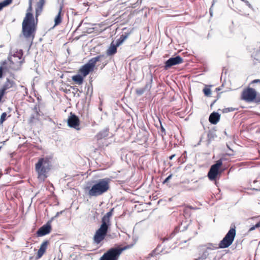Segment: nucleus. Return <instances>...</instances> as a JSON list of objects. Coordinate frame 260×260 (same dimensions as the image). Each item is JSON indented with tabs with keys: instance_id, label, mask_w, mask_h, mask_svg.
<instances>
[{
	"instance_id": "5701e85b",
	"label": "nucleus",
	"mask_w": 260,
	"mask_h": 260,
	"mask_svg": "<svg viewBox=\"0 0 260 260\" xmlns=\"http://www.w3.org/2000/svg\"><path fill=\"white\" fill-rule=\"evenodd\" d=\"M91 25L90 24L83 23V26H84L83 31L87 34H91L93 31L94 28L89 27Z\"/></svg>"
},
{
	"instance_id": "412c9836",
	"label": "nucleus",
	"mask_w": 260,
	"mask_h": 260,
	"mask_svg": "<svg viewBox=\"0 0 260 260\" xmlns=\"http://www.w3.org/2000/svg\"><path fill=\"white\" fill-rule=\"evenodd\" d=\"M62 8H63V6L60 5L59 6V9L58 14H57V16L55 17V19H54L55 25H58L61 22L62 18H61V13Z\"/></svg>"
},
{
	"instance_id": "f704fd0d",
	"label": "nucleus",
	"mask_w": 260,
	"mask_h": 260,
	"mask_svg": "<svg viewBox=\"0 0 260 260\" xmlns=\"http://www.w3.org/2000/svg\"><path fill=\"white\" fill-rule=\"evenodd\" d=\"M34 119H35V116H31L29 120V122L32 123L34 122Z\"/></svg>"
},
{
	"instance_id": "b1692460",
	"label": "nucleus",
	"mask_w": 260,
	"mask_h": 260,
	"mask_svg": "<svg viewBox=\"0 0 260 260\" xmlns=\"http://www.w3.org/2000/svg\"><path fill=\"white\" fill-rule=\"evenodd\" d=\"M109 135V130L108 129H104L100 132L98 135V139H102L107 137Z\"/></svg>"
},
{
	"instance_id": "7ed1b4c3",
	"label": "nucleus",
	"mask_w": 260,
	"mask_h": 260,
	"mask_svg": "<svg viewBox=\"0 0 260 260\" xmlns=\"http://www.w3.org/2000/svg\"><path fill=\"white\" fill-rule=\"evenodd\" d=\"M36 24L33 15L27 13L22 22V33L25 38L32 40L36 32Z\"/></svg>"
},
{
	"instance_id": "dca6fc26",
	"label": "nucleus",
	"mask_w": 260,
	"mask_h": 260,
	"mask_svg": "<svg viewBox=\"0 0 260 260\" xmlns=\"http://www.w3.org/2000/svg\"><path fill=\"white\" fill-rule=\"evenodd\" d=\"M51 226L50 224L48 222L46 224L41 226L37 231V234L38 237L43 236L48 234L51 232Z\"/></svg>"
},
{
	"instance_id": "aec40b11",
	"label": "nucleus",
	"mask_w": 260,
	"mask_h": 260,
	"mask_svg": "<svg viewBox=\"0 0 260 260\" xmlns=\"http://www.w3.org/2000/svg\"><path fill=\"white\" fill-rule=\"evenodd\" d=\"M45 3V0H40L37 4L36 8V18L41 14L42 11L43 6Z\"/></svg>"
},
{
	"instance_id": "37998d69",
	"label": "nucleus",
	"mask_w": 260,
	"mask_h": 260,
	"mask_svg": "<svg viewBox=\"0 0 260 260\" xmlns=\"http://www.w3.org/2000/svg\"><path fill=\"white\" fill-rule=\"evenodd\" d=\"M179 60H180V63H181L182 62V59L181 57H180Z\"/></svg>"
},
{
	"instance_id": "f03ea898",
	"label": "nucleus",
	"mask_w": 260,
	"mask_h": 260,
	"mask_svg": "<svg viewBox=\"0 0 260 260\" xmlns=\"http://www.w3.org/2000/svg\"><path fill=\"white\" fill-rule=\"evenodd\" d=\"M114 208H112L102 218V224L100 228L96 230L93 237L94 242L100 244L105 238L109 226L110 225V218L112 216Z\"/></svg>"
},
{
	"instance_id": "6ab92c4d",
	"label": "nucleus",
	"mask_w": 260,
	"mask_h": 260,
	"mask_svg": "<svg viewBox=\"0 0 260 260\" xmlns=\"http://www.w3.org/2000/svg\"><path fill=\"white\" fill-rule=\"evenodd\" d=\"M220 119V115L218 113L213 112L209 116V120L212 124H216Z\"/></svg>"
},
{
	"instance_id": "a211bd4d",
	"label": "nucleus",
	"mask_w": 260,
	"mask_h": 260,
	"mask_svg": "<svg viewBox=\"0 0 260 260\" xmlns=\"http://www.w3.org/2000/svg\"><path fill=\"white\" fill-rule=\"evenodd\" d=\"M179 63V56L170 58L165 62V69L167 70L172 66Z\"/></svg>"
},
{
	"instance_id": "e433bc0d",
	"label": "nucleus",
	"mask_w": 260,
	"mask_h": 260,
	"mask_svg": "<svg viewBox=\"0 0 260 260\" xmlns=\"http://www.w3.org/2000/svg\"><path fill=\"white\" fill-rule=\"evenodd\" d=\"M3 68L2 67H0V78H2L3 77Z\"/></svg>"
},
{
	"instance_id": "0eeeda50",
	"label": "nucleus",
	"mask_w": 260,
	"mask_h": 260,
	"mask_svg": "<svg viewBox=\"0 0 260 260\" xmlns=\"http://www.w3.org/2000/svg\"><path fill=\"white\" fill-rule=\"evenodd\" d=\"M104 55H99L90 59L87 63L81 67L79 73L84 77L86 76L90 72L93 71L95 64L98 61H102Z\"/></svg>"
},
{
	"instance_id": "c85d7f7f",
	"label": "nucleus",
	"mask_w": 260,
	"mask_h": 260,
	"mask_svg": "<svg viewBox=\"0 0 260 260\" xmlns=\"http://www.w3.org/2000/svg\"><path fill=\"white\" fill-rule=\"evenodd\" d=\"M145 91V88H139L136 89V93L138 95H142L144 93V91Z\"/></svg>"
},
{
	"instance_id": "9d476101",
	"label": "nucleus",
	"mask_w": 260,
	"mask_h": 260,
	"mask_svg": "<svg viewBox=\"0 0 260 260\" xmlns=\"http://www.w3.org/2000/svg\"><path fill=\"white\" fill-rule=\"evenodd\" d=\"M235 227L231 228L225 237L220 242L219 247L220 248H225L229 247L233 242L236 236Z\"/></svg>"
},
{
	"instance_id": "72a5a7b5",
	"label": "nucleus",
	"mask_w": 260,
	"mask_h": 260,
	"mask_svg": "<svg viewBox=\"0 0 260 260\" xmlns=\"http://www.w3.org/2000/svg\"><path fill=\"white\" fill-rule=\"evenodd\" d=\"M32 10V0H29V7L28 11H31Z\"/></svg>"
},
{
	"instance_id": "ea45409f",
	"label": "nucleus",
	"mask_w": 260,
	"mask_h": 260,
	"mask_svg": "<svg viewBox=\"0 0 260 260\" xmlns=\"http://www.w3.org/2000/svg\"><path fill=\"white\" fill-rule=\"evenodd\" d=\"M82 23H83V21H81L80 24H79L78 26V28H79L80 26H81V25H82Z\"/></svg>"
},
{
	"instance_id": "a878e982",
	"label": "nucleus",
	"mask_w": 260,
	"mask_h": 260,
	"mask_svg": "<svg viewBox=\"0 0 260 260\" xmlns=\"http://www.w3.org/2000/svg\"><path fill=\"white\" fill-rule=\"evenodd\" d=\"M12 2V0H4L0 3V11L5 7L9 5Z\"/></svg>"
},
{
	"instance_id": "7c9ffc66",
	"label": "nucleus",
	"mask_w": 260,
	"mask_h": 260,
	"mask_svg": "<svg viewBox=\"0 0 260 260\" xmlns=\"http://www.w3.org/2000/svg\"><path fill=\"white\" fill-rule=\"evenodd\" d=\"M117 50H107V54L108 55H112L116 53Z\"/></svg>"
},
{
	"instance_id": "58836bf2",
	"label": "nucleus",
	"mask_w": 260,
	"mask_h": 260,
	"mask_svg": "<svg viewBox=\"0 0 260 260\" xmlns=\"http://www.w3.org/2000/svg\"><path fill=\"white\" fill-rule=\"evenodd\" d=\"M175 156V154L172 155L169 157L170 159H172L174 156Z\"/></svg>"
},
{
	"instance_id": "c756f323",
	"label": "nucleus",
	"mask_w": 260,
	"mask_h": 260,
	"mask_svg": "<svg viewBox=\"0 0 260 260\" xmlns=\"http://www.w3.org/2000/svg\"><path fill=\"white\" fill-rule=\"evenodd\" d=\"M235 110V108H224L222 110V112L223 113H228V112H232V111H234Z\"/></svg>"
},
{
	"instance_id": "f257e3e1",
	"label": "nucleus",
	"mask_w": 260,
	"mask_h": 260,
	"mask_svg": "<svg viewBox=\"0 0 260 260\" xmlns=\"http://www.w3.org/2000/svg\"><path fill=\"white\" fill-rule=\"evenodd\" d=\"M52 168L51 157L45 156L39 158L35 164V170L37 173L38 179L44 182L48 176V173Z\"/></svg>"
},
{
	"instance_id": "9b49d317",
	"label": "nucleus",
	"mask_w": 260,
	"mask_h": 260,
	"mask_svg": "<svg viewBox=\"0 0 260 260\" xmlns=\"http://www.w3.org/2000/svg\"><path fill=\"white\" fill-rule=\"evenodd\" d=\"M235 227L231 228L225 237L220 242L219 247L220 248H225L229 247L233 242L236 236Z\"/></svg>"
},
{
	"instance_id": "1a4fd4ad",
	"label": "nucleus",
	"mask_w": 260,
	"mask_h": 260,
	"mask_svg": "<svg viewBox=\"0 0 260 260\" xmlns=\"http://www.w3.org/2000/svg\"><path fill=\"white\" fill-rule=\"evenodd\" d=\"M235 227L231 228L225 237L220 242L219 247L220 248H225L229 247L233 242L236 236Z\"/></svg>"
},
{
	"instance_id": "6e6552de",
	"label": "nucleus",
	"mask_w": 260,
	"mask_h": 260,
	"mask_svg": "<svg viewBox=\"0 0 260 260\" xmlns=\"http://www.w3.org/2000/svg\"><path fill=\"white\" fill-rule=\"evenodd\" d=\"M126 249V247L111 248L101 257L100 260H118L122 252Z\"/></svg>"
},
{
	"instance_id": "423d86ee",
	"label": "nucleus",
	"mask_w": 260,
	"mask_h": 260,
	"mask_svg": "<svg viewBox=\"0 0 260 260\" xmlns=\"http://www.w3.org/2000/svg\"><path fill=\"white\" fill-rule=\"evenodd\" d=\"M241 100L247 102H260V96H257L256 91L250 87L244 88L241 94Z\"/></svg>"
},
{
	"instance_id": "c9c22d12",
	"label": "nucleus",
	"mask_w": 260,
	"mask_h": 260,
	"mask_svg": "<svg viewBox=\"0 0 260 260\" xmlns=\"http://www.w3.org/2000/svg\"><path fill=\"white\" fill-rule=\"evenodd\" d=\"M178 227L176 226L175 229H174V231H173V232L172 233V235H174V234H176L178 233Z\"/></svg>"
},
{
	"instance_id": "c03bdc74",
	"label": "nucleus",
	"mask_w": 260,
	"mask_h": 260,
	"mask_svg": "<svg viewBox=\"0 0 260 260\" xmlns=\"http://www.w3.org/2000/svg\"><path fill=\"white\" fill-rule=\"evenodd\" d=\"M210 15H212V12H211V10H210Z\"/></svg>"
},
{
	"instance_id": "39448f33",
	"label": "nucleus",
	"mask_w": 260,
	"mask_h": 260,
	"mask_svg": "<svg viewBox=\"0 0 260 260\" xmlns=\"http://www.w3.org/2000/svg\"><path fill=\"white\" fill-rule=\"evenodd\" d=\"M8 59L10 61V67L13 70L18 69L24 60L23 57L22 50H17L14 52H11Z\"/></svg>"
},
{
	"instance_id": "473e14b6",
	"label": "nucleus",
	"mask_w": 260,
	"mask_h": 260,
	"mask_svg": "<svg viewBox=\"0 0 260 260\" xmlns=\"http://www.w3.org/2000/svg\"><path fill=\"white\" fill-rule=\"evenodd\" d=\"M260 227V222H258V223H257L254 226L251 227L250 229V230H254L255 228H259Z\"/></svg>"
},
{
	"instance_id": "cd10ccee",
	"label": "nucleus",
	"mask_w": 260,
	"mask_h": 260,
	"mask_svg": "<svg viewBox=\"0 0 260 260\" xmlns=\"http://www.w3.org/2000/svg\"><path fill=\"white\" fill-rule=\"evenodd\" d=\"M7 113L4 112L2 114L0 118V124H2L3 122L6 120Z\"/></svg>"
},
{
	"instance_id": "20e7f679",
	"label": "nucleus",
	"mask_w": 260,
	"mask_h": 260,
	"mask_svg": "<svg viewBox=\"0 0 260 260\" xmlns=\"http://www.w3.org/2000/svg\"><path fill=\"white\" fill-rule=\"evenodd\" d=\"M89 188L88 194L90 197H98L108 191L109 188V182L105 179L100 180Z\"/></svg>"
},
{
	"instance_id": "4c0bfd02",
	"label": "nucleus",
	"mask_w": 260,
	"mask_h": 260,
	"mask_svg": "<svg viewBox=\"0 0 260 260\" xmlns=\"http://www.w3.org/2000/svg\"><path fill=\"white\" fill-rule=\"evenodd\" d=\"M260 83V80L259 79H255L251 82V83Z\"/></svg>"
},
{
	"instance_id": "393cba45",
	"label": "nucleus",
	"mask_w": 260,
	"mask_h": 260,
	"mask_svg": "<svg viewBox=\"0 0 260 260\" xmlns=\"http://www.w3.org/2000/svg\"><path fill=\"white\" fill-rule=\"evenodd\" d=\"M197 208L196 207H193L190 206H186L184 207V213L186 216H189L190 214V210H196Z\"/></svg>"
},
{
	"instance_id": "bb28decb",
	"label": "nucleus",
	"mask_w": 260,
	"mask_h": 260,
	"mask_svg": "<svg viewBox=\"0 0 260 260\" xmlns=\"http://www.w3.org/2000/svg\"><path fill=\"white\" fill-rule=\"evenodd\" d=\"M203 92L204 94L207 96H210L211 94V91L209 87L206 86L203 89Z\"/></svg>"
},
{
	"instance_id": "2f4dec72",
	"label": "nucleus",
	"mask_w": 260,
	"mask_h": 260,
	"mask_svg": "<svg viewBox=\"0 0 260 260\" xmlns=\"http://www.w3.org/2000/svg\"><path fill=\"white\" fill-rule=\"evenodd\" d=\"M172 175L170 174L168 177H167L163 181V184L167 183L169 182V180L172 178Z\"/></svg>"
},
{
	"instance_id": "ddd939ff",
	"label": "nucleus",
	"mask_w": 260,
	"mask_h": 260,
	"mask_svg": "<svg viewBox=\"0 0 260 260\" xmlns=\"http://www.w3.org/2000/svg\"><path fill=\"white\" fill-rule=\"evenodd\" d=\"M68 124L70 127L79 130L80 120L79 118L74 114L70 113V116L68 119Z\"/></svg>"
},
{
	"instance_id": "4468645a",
	"label": "nucleus",
	"mask_w": 260,
	"mask_h": 260,
	"mask_svg": "<svg viewBox=\"0 0 260 260\" xmlns=\"http://www.w3.org/2000/svg\"><path fill=\"white\" fill-rule=\"evenodd\" d=\"M128 36V34L125 32L124 34H122L118 39H115L112 42L108 49H117L127 38Z\"/></svg>"
},
{
	"instance_id": "79ce46f5",
	"label": "nucleus",
	"mask_w": 260,
	"mask_h": 260,
	"mask_svg": "<svg viewBox=\"0 0 260 260\" xmlns=\"http://www.w3.org/2000/svg\"><path fill=\"white\" fill-rule=\"evenodd\" d=\"M174 199H177V198H176V197H172V198H170L169 200H170V201H172V200H173Z\"/></svg>"
},
{
	"instance_id": "f8f14e48",
	"label": "nucleus",
	"mask_w": 260,
	"mask_h": 260,
	"mask_svg": "<svg viewBox=\"0 0 260 260\" xmlns=\"http://www.w3.org/2000/svg\"><path fill=\"white\" fill-rule=\"evenodd\" d=\"M222 165V160L220 159L211 167L208 173V176L210 180H214L216 179L219 173V170Z\"/></svg>"
},
{
	"instance_id": "f3484780",
	"label": "nucleus",
	"mask_w": 260,
	"mask_h": 260,
	"mask_svg": "<svg viewBox=\"0 0 260 260\" xmlns=\"http://www.w3.org/2000/svg\"><path fill=\"white\" fill-rule=\"evenodd\" d=\"M49 244V243L48 241H47V240L44 241L41 244V246H40L39 249L38 250V251L37 253V258H40L43 256V255L45 252Z\"/></svg>"
},
{
	"instance_id": "a18cd8bd",
	"label": "nucleus",
	"mask_w": 260,
	"mask_h": 260,
	"mask_svg": "<svg viewBox=\"0 0 260 260\" xmlns=\"http://www.w3.org/2000/svg\"><path fill=\"white\" fill-rule=\"evenodd\" d=\"M139 1H140V3H142V0H139Z\"/></svg>"
},
{
	"instance_id": "2eb2a0df",
	"label": "nucleus",
	"mask_w": 260,
	"mask_h": 260,
	"mask_svg": "<svg viewBox=\"0 0 260 260\" xmlns=\"http://www.w3.org/2000/svg\"><path fill=\"white\" fill-rule=\"evenodd\" d=\"M15 83L14 81L7 79L2 87L0 89V98L2 99L4 94L6 93V91L11 88H12Z\"/></svg>"
},
{
	"instance_id": "a19ab883",
	"label": "nucleus",
	"mask_w": 260,
	"mask_h": 260,
	"mask_svg": "<svg viewBox=\"0 0 260 260\" xmlns=\"http://www.w3.org/2000/svg\"><path fill=\"white\" fill-rule=\"evenodd\" d=\"M161 129L162 132H165V129L162 126H161Z\"/></svg>"
},
{
	"instance_id": "4be33fe9",
	"label": "nucleus",
	"mask_w": 260,
	"mask_h": 260,
	"mask_svg": "<svg viewBox=\"0 0 260 260\" xmlns=\"http://www.w3.org/2000/svg\"><path fill=\"white\" fill-rule=\"evenodd\" d=\"M72 80L78 85H81L83 82V78L80 75H77L72 77Z\"/></svg>"
}]
</instances>
